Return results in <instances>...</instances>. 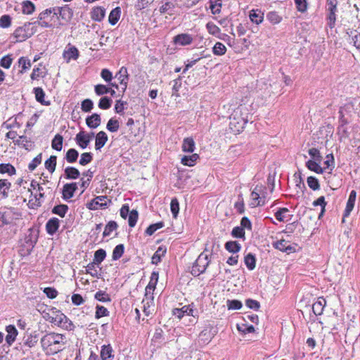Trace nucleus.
<instances>
[{
    "instance_id": "69168bd1",
    "label": "nucleus",
    "mask_w": 360,
    "mask_h": 360,
    "mask_svg": "<svg viewBox=\"0 0 360 360\" xmlns=\"http://www.w3.org/2000/svg\"><path fill=\"white\" fill-rule=\"evenodd\" d=\"M93 108L94 103L91 99L86 98L82 102L81 108L82 111L85 112H89L93 109Z\"/></svg>"
},
{
    "instance_id": "6e6d98bb",
    "label": "nucleus",
    "mask_w": 360,
    "mask_h": 360,
    "mask_svg": "<svg viewBox=\"0 0 360 360\" xmlns=\"http://www.w3.org/2000/svg\"><path fill=\"white\" fill-rule=\"evenodd\" d=\"M120 127L119 122L117 120L111 118L108 120L106 128L110 132H116Z\"/></svg>"
},
{
    "instance_id": "39448f33",
    "label": "nucleus",
    "mask_w": 360,
    "mask_h": 360,
    "mask_svg": "<svg viewBox=\"0 0 360 360\" xmlns=\"http://www.w3.org/2000/svg\"><path fill=\"white\" fill-rule=\"evenodd\" d=\"M259 192H261V188H258V186H257L250 194V206L251 207L263 206L265 204V197L260 196Z\"/></svg>"
},
{
    "instance_id": "8fccbe9b",
    "label": "nucleus",
    "mask_w": 360,
    "mask_h": 360,
    "mask_svg": "<svg viewBox=\"0 0 360 360\" xmlns=\"http://www.w3.org/2000/svg\"><path fill=\"white\" fill-rule=\"evenodd\" d=\"M124 251V246L123 244L117 245L112 251V260L119 259L123 255Z\"/></svg>"
},
{
    "instance_id": "e433bc0d",
    "label": "nucleus",
    "mask_w": 360,
    "mask_h": 360,
    "mask_svg": "<svg viewBox=\"0 0 360 360\" xmlns=\"http://www.w3.org/2000/svg\"><path fill=\"white\" fill-rule=\"evenodd\" d=\"M199 158V155L196 153H193L191 155H185L181 158V163L186 166H193L197 160Z\"/></svg>"
},
{
    "instance_id": "bb28decb",
    "label": "nucleus",
    "mask_w": 360,
    "mask_h": 360,
    "mask_svg": "<svg viewBox=\"0 0 360 360\" xmlns=\"http://www.w3.org/2000/svg\"><path fill=\"white\" fill-rule=\"evenodd\" d=\"M75 141L77 145L82 149H85L89 144V139H86L84 136V131H79L75 137Z\"/></svg>"
},
{
    "instance_id": "09e8293b",
    "label": "nucleus",
    "mask_w": 360,
    "mask_h": 360,
    "mask_svg": "<svg viewBox=\"0 0 360 360\" xmlns=\"http://www.w3.org/2000/svg\"><path fill=\"white\" fill-rule=\"evenodd\" d=\"M166 249L162 247L158 248L153 256L152 257V263L157 264L161 261V257L165 255Z\"/></svg>"
},
{
    "instance_id": "aec40b11",
    "label": "nucleus",
    "mask_w": 360,
    "mask_h": 360,
    "mask_svg": "<svg viewBox=\"0 0 360 360\" xmlns=\"http://www.w3.org/2000/svg\"><path fill=\"white\" fill-rule=\"evenodd\" d=\"M49 181L43 180V182L41 183L40 186H38L37 191H39L38 194H35L34 195V198L35 199V202L33 203V205L36 207H40L41 205V200L44 198L45 197V188H44L43 185H45L46 183H48Z\"/></svg>"
},
{
    "instance_id": "c756f323",
    "label": "nucleus",
    "mask_w": 360,
    "mask_h": 360,
    "mask_svg": "<svg viewBox=\"0 0 360 360\" xmlns=\"http://www.w3.org/2000/svg\"><path fill=\"white\" fill-rule=\"evenodd\" d=\"M318 161L309 160L306 162L307 167L317 174H322L325 168H322Z\"/></svg>"
},
{
    "instance_id": "052dcab7",
    "label": "nucleus",
    "mask_w": 360,
    "mask_h": 360,
    "mask_svg": "<svg viewBox=\"0 0 360 360\" xmlns=\"http://www.w3.org/2000/svg\"><path fill=\"white\" fill-rule=\"evenodd\" d=\"M309 187L313 191H317L320 189V184L319 180L314 176H309L307 180Z\"/></svg>"
},
{
    "instance_id": "412c9836",
    "label": "nucleus",
    "mask_w": 360,
    "mask_h": 360,
    "mask_svg": "<svg viewBox=\"0 0 360 360\" xmlns=\"http://www.w3.org/2000/svg\"><path fill=\"white\" fill-rule=\"evenodd\" d=\"M326 304V300L323 297H319L312 305V311L316 316L321 315Z\"/></svg>"
},
{
    "instance_id": "79ce46f5",
    "label": "nucleus",
    "mask_w": 360,
    "mask_h": 360,
    "mask_svg": "<svg viewBox=\"0 0 360 360\" xmlns=\"http://www.w3.org/2000/svg\"><path fill=\"white\" fill-rule=\"evenodd\" d=\"M78 157V151L75 148H70L66 152L65 158L68 163H74L77 161Z\"/></svg>"
},
{
    "instance_id": "864d4df0",
    "label": "nucleus",
    "mask_w": 360,
    "mask_h": 360,
    "mask_svg": "<svg viewBox=\"0 0 360 360\" xmlns=\"http://www.w3.org/2000/svg\"><path fill=\"white\" fill-rule=\"evenodd\" d=\"M96 300L102 302H110L111 299L105 291L99 290L94 295Z\"/></svg>"
},
{
    "instance_id": "a211bd4d",
    "label": "nucleus",
    "mask_w": 360,
    "mask_h": 360,
    "mask_svg": "<svg viewBox=\"0 0 360 360\" xmlns=\"http://www.w3.org/2000/svg\"><path fill=\"white\" fill-rule=\"evenodd\" d=\"M347 34L348 35L347 41L360 50V33L356 30H350L347 32Z\"/></svg>"
},
{
    "instance_id": "5fc2aeb1",
    "label": "nucleus",
    "mask_w": 360,
    "mask_h": 360,
    "mask_svg": "<svg viewBox=\"0 0 360 360\" xmlns=\"http://www.w3.org/2000/svg\"><path fill=\"white\" fill-rule=\"evenodd\" d=\"M221 6V0H210V8L213 14L219 13Z\"/></svg>"
},
{
    "instance_id": "603ef678",
    "label": "nucleus",
    "mask_w": 360,
    "mask_h": 360,
    "mask_svg": "<svg viewBox=\"0 0 360 360\" xmlns=\"http://www.w3.org/2000/svg\"><path fill=\"white\" fill-rule=\"evenodd\" d=\"M112 101L108 96L102 97L98 102V108L103 110H108L111 107Z\"/></svg>"
},
{
    "instance_id": "ea45409f",
    "label": "nucleus",
    "mask_w": 360,
    "mask_h": 360,
    "mask_svg": "<svg viewBox=\"0 0 360 360\" xmlns=\"http://www.w3.org/2000/svg\"><path fill=\"white\" fill-rule=\"evenodd\" d=\"M57 162V157L56 155H51L48 160L45 161V168L50 172L53 173L56 170Z\"/></svg>"
},
{
    "instance_id": "58836bf2",
    "label": "nucleus",
    "mask_w": 360,
    "mask_h": 360,
    "mask_svg": "<svg viewBox=\"0 0 360 360\" xmlns=\"http://www.w3.org/2000/svg\"><path fill=\"white\" fill-rule=\"evenodd\" d=\"M68 206L67 205L60 204L56 206H54L52 209L51 212L53 214L58 215L60 217H64L68 211Z\"/></svg>"
},
{
    "instance_id": "f8f14e48",
    "label": "nucleus",
    "mask_w": 360,
    "mask_h": 360,
    "mask_svg": "<svg viewBox=\"0 0 360 360\" xmlns=\"http://www.w3.org/2000/svg\"><path fill=\"white\" fill-rule=\"evenodd\" d=\"M60 225V220L56 217H52L46 224V231L50 236L54 235Z\"/></svg>"
},
{
    "instance_id": "4c0bfd02",
    "label": "nucleus",
    "mask_w": 360,
    "mask_h": 360,
    "mask_svg": "<svg viewBox=\"0 0 360 360\" xmlns=\"http://www.w3.org/2000/svg\"><path fill=\"white\" fill-rule=\"evenodd\" d=\"M0 174H8L9 176H13L16 174V169L10 163H1L0 164Z\"/></svg>"
},
{
    "instance_id": "f3484780",
    "label": "nucleus",
    "mask_w": 360,
    "mask_h": 360,
    "mask_svg": "<svg viewBox=\"0 0 360 360\" xmlns=\"http://www.w3.org/2000/svg\"><path fill=\"white\" fill-rule=\"evenodd\" d=\"M108 138L106 133L103 131H99L96 136L95 148L97 150H101L108 141Z\"/></svg>"
},
{
    "instance_id": "c85d7f7f",
    "label": "nucleus",
    "mask_w": 360,
    "mask_h": 360,
    "mask_svg": "<svg viewBox=\"0 0 360 360\" xmlns=\"http://www.w3.org/2000/svg\"><path fill=\"white\" fill-rule=\"evenodd\" d=\"M112 348L110 345L102 346L101 350V357L102 360H111L113 357Z\"/></svg>"
},
{
    "instance_id": "de8ad7c7",
    "label": "nucleus",
    "mask_w": 360,
    "mask_h": 360,
    "mask_svg": "<svg viewBox=\"0 0 360 360\" xmlns=\"http://www.w3.org/2000/svg\"><path fill=\"white\" fill-rule=\"evenodd\" d=\"M212 52L216 56H223L226 52V48L224 44L217 42L212 48Z\"/></svg>"
},
{
    "instance_id": "0e129e2a",
    "label": "nucleus",
    "mask_w": 360,
    "mask_h": 360,
    "mask_svg": "<svg viewBox=\"0 0 360 360\" xmlns=\"http://www.w3.org/2000/svg\"><path fill=\"white\" fill-rule=\"evenodd\" d=\"M96 309V319H100L103 316H108L109 315L108 310L103 306L97 305Z\"/></svg>"
},
{
    "instance_id": "0eeeda50",
    "label": "nucleus",
    "mask_w": 360,
    "mask_h": 360,
    "mask_svg": "<svg viewBox=\"0 0 360 360\" xmlns=\"http://www.w3.org/2000/svg\"><path fill=\"white\" fill-rule=\"evenodd\" d=\"M106 199L107 196L105 195L97 196L87 204V207L91 210H97L98 207L105 209L108 207Z\"/></svg>"
},
{
    "instance_id": "4be33fe9",
    "label": "nucleus",
    "mask_w": 360,
    "mask_h": 360,
    "mask_svg": "<svg viewBox=\"0 0 360 360\" xmlns=\"http://www.w3.org/2000/svg\"><path fill=\"white\" fill-rule=\"evenodd\" d=\"M273 246L282 252H292L295 251V248L288 244L285 240H280L273 243Z\"/></svg>"
},
{
    "instance_id": "9b49d317",
    "label": "nucleus",
    "mask_w": 360,
    "mask_h": 360,
    "mask_svg": "<svg viewBox=\"0 0 360 360\" xmlns=\"http://www.w3.org/2000/svg\"><path fill=\"white\" fill-rule=\"evenodd\" d=\"M230 128L236 132H239L243 130L247 123V122L243 118H240V120H237L236 115H232L230 117Z\"/></svg>"
},
{
    "instance_id": "5701e85b",
    "label": "nucleus",
    "mask_w": 360,
    "mask_h": 360,
    "mask_svg": "<svg viewBox=\"0 0 360 360\" xmlns=\"http://www.w3.org/2000/svg\"><path fill=\"white\" fill-rule=\"evenodd\" d=\"M6 330L8 333L6 336V341L8 345H11L15 340L18 335V330L13 325L6 326Z\"/></svg>"
},
{
    "instance_id": "6e6552de",
    "label": "nucleus",
    "mask_w": 360,
    "mask_h": 360,
    "mask_svg": "<svg viewBox=\"0 0 360 360\" xmlns=\"http://www.w3.org/2000/svg\"><path fill=\"white\" fill-rule=\"evenodd\" d=\"M77 189L76 182L65 184L62 190V197L65 200H68L73 197L75 192Z\"/></svg>"
},
{
    "instance_id": "a18cd8bd",
    "label": "nucleus",
    "mask_w": 360,
    "mask_h": 360,
    "mask_svg": "<svg viewBox=\"0 0 360 360\" xmlns=\"http://www.w3.org/2000/svg\"><path fill=\"white\" fill-rule=\"evenodd\" d=\"M118 228V225L115 221H110L105 226L104 231L103 233V237L109 236L113 231H115Z\"/></svg>"
},
{
    "instance_id": "2eb2a0df",
    "label": "nucleus",
    "mask_w": 360,
    "mask_h": 360,
    "mask_svg": "<svg viewBox=\"0 0 360 360\" xmlns=\"http://www.w3.org/2000/svg\"><path fill=\"white\" fill-rule=\"evenodd\" d=\"M193 311V309L190 308L189 305H186L181 308L174 309L172 313L173 315L176 316L178 319H181L185 315L195 316Z\"/></svg>"
},
{
    "instance_id": "37998d69",
    "label": "nucleus",
    "mask_w": 360,
    "mask_h": 360,
    "mask_svg": "<svg viewBox=\"0 0 360 360\" xmlns=\"http://www.w3.org/2000/svg\"><path fill=\"white\" fill-rule=\"evenodd\" d=\"M225 248L229 252L236 253L241 249V245L237 241H228L225 243Z\"/></svg>"
},
{
    "instance_id": "774afa93",
    "label": "nucleus",
    "mask_w": 360,
    "mask_h": 360,
    "mask_svg": "<svg viewBox=\"0 0 360 360\" xmlns=\"http://www.w3.org/2000/svg\"><path fill=\"white\" fill-rule=\"evenodd\" d=\"M208 32L212 35H217L220 32V29L214 22H209L206 25Z\"/></svg>"
},
{
    "instance_id": "cd10ccee",
    "label": "nucleus",
    "mask_w": 360,
    "mask_h": 360,
    "mask_svg": "<svg viewBox=\"0 0 360 360\" xmlns=\"http://www.w3.org/2000/svg\"><path fill=\"white\" fill-rule=\"evenodd\" d=\"M249 17L252 22L259 25L262 23L264 20V13L259 10H252L250 12Z\"/></svg>"
},
{
    "instance_id": "393cba45",
    "label": "nucleus",
    "mask_w": 360,
    "mask_h": 360,
    "mask_svg": "<svg viewBox=\"0 0 360 360\" xmlns=\"http://www.w3.org/2000/svg\"><path fill=\"white\" fill-rule=\"evenodd\" d=\"M24 344L29 347H34L39 340V333L34 331L27 335L25 338Z\"/></svg>"
},
{
    "instance_id": "473e14b6",
    "label": "nucleus",
    "mask_w": 360,
    "mask_h": 360,
    "mask_svg": "<svg viewBox=\"0 0 360 360\" xmlns=\"http://www.w3.org/2000/svg\"><path fill=\"white\" fill-rule=\"evenodd\" d=\"M36 9L35 5L29 0L25 1L22 3V12L25 15L32 14Z\"/></svg>"
},
{
    "instance_id": "13d9d810",
    "label": "nucleus",
    "mask_w": 360,
    "mask_h": 360,
    "mask_svg": "<svg viewBox=\"0 0 360 360\" xmlns=\"http://www.w3.org/2000/svg\"><path fill=\"white\" fill-rule=\"evenodd\" d=\"M164 226V222L160 221L155 224L150 225L146 230V234L148 236L153 235L158 229H160Z\"/></svg>"
},
{
    "instance_id": "c9c22d12",
    "label": "nucleus",
    "mask_w": 360,
    "mask_h": 360,
    "mask_svg": "<svg viewBox=\"0 0 360 360\" xmlns=\"http://www.w3.org/2000/svg\"><path fill=\"white\" fill-rule=\"evenodd\" d=\"M11 187V183L7 179H0V191L1 195L4 198L8 197V190Z\"/></svg>"
},
{
    "instance_id": "c03bdc74",
    "label": "nucleus",
    "mask_w": 360,
    "mask_h": 360,
    "mask_svg": "<svg viewBox=\"0 0 360 360\" xmlns=\"http://www.w3.org/2000/svg\"><path fill=\"white\" fill-rule=\"evenodd\" d=\"M63 138L60 134H56L52 140L51 146L54 150L60 151L63 148Z\"/></svg>"
},
{
    "instance_id": "a878e982",
    "label": "nucleus",
    "mask_w": 360,
    "mask_h": 360,
    "mask_svg": "<svg viewBox=\"0 0 360 360\" xmlns=\"http://www.w3.org/2000/svg\"><path fill=\"white\" fill-rule=\"evenodd\" d=\"M64 175L66 179H77L80 176L79 171L73 167H68L64 170Z\"/></svg>"
},
{
    "instance_id": "b1692460",
    "label": "nucleus",
    "mask_w": 360,
    "mask_h": 360,
    "mask_svg": "<svg viewBox=\"0 0 360 360\" xmlns=\"http://www.w3.org/2000/svg\"><path fill=\"white\" fill-rule=\"evenodd\" d=\"M105 9L101 6H97L93 8L91 13L92 20L101 22L105 17Z\"/></svg>"
},
{
    "instance_id": "9d476101",
    "label": "nucleus",
    "mask_w": 360,
    "mask_h": 360,
    "mask_svg": "<svg viewBox=\"0 0 360 360\" xmlns=\"http://www.w3.org/2000/svg\"><path fill=\"white\" fill-rule=\"evenodd\" d=\"M27 28L28 27H25V24L22 27H18L13 32V36L18 41H25L26 39L31 37V35L35 32L33 31L31 33H27Z\"/></svg>"
},
{
    "instance_id": "72a5a7b5",
    "label": "nucleus",
    "mask_w": 360,
    "mask_h": 360,
    "mask_svg": "<svg viewBox=\"0 0 360 360\" xmlns=\"http://www.w3.org/2000/svg\"><path fill=\"white\" fill-rule=\"evenodd\" d=\"M195 149V142L192 138H186L184 139L182 150L186 153H193Z\"/></svg>"
},
{
    "instance_id": "6ab92c4d",
    "label": "nucleus",
    "mask_w": 360,
    "mask_h": 360,
    "mask_svg": "<svg viewBox=\"0 0 360 360\" xmlns=\"http://www.w3.org/2000/svg\"><path fill=\"white\" fill-rule=\"evenodd\" d=\"M101 119L98 114L94 113L86 118V124L91 129H96L101 124Z\"/></svg>"
},
{
    "instance_id": "423d86ee",
    "label": "nucleus",
    "mask_w": 360,
    "mask_h": 360,
    "mask_svg": "<svg viewBox=\"0 0 360 360\" xmlns=\"http://www.w3.org/2000/svg\"><path fill=\"white\" fill-rule=\"evenodd\" d=\"M56 313L57 314L55 315V316H49L47 320H49L51 323H54L55 325H58L59 326H65V324L68 323L70 326H72L71 321L67 318V316L64 314L60 311H56ZM65 327L67 328H68V326H65Z\"/></svg>"
},
{
    "instance_id": "dca6fc26",
    "label": "nucleus",
    "mask_w": 360,
    "mask_h": 360,
    "mask_svg": "<svg viewBox=\"0 0 360 360\" xmlns=\"http://www.w3.org/2000/svg\"><path fill=\"white\" fill-rule=\"evenodd\" d=\"M63 55L66 61L69 62L71 59L77 60L78 58L79 51L75 46H71L64 50Z\"/></svg>"
},
{
    "instance_id": "1a4fd4ad",
    "label": "nucleus",
    "mask_w": 360,
    "mask_h": 360,
    "mask_svg": "<svg viewBox=\"0 0 360 360\" xmlns=\"http://www.w3.org/2000/svg\"><path fill=\"white\" fill-rule=\"evenodd\" d=\"M193 37L187 33H183L176 35L173 39V42L176 45L179 46H186L189 45L193 42Z\"/></svg>"
},
{
    "instance_id": "4468645a",
    "label": "nucleus",
    "mask_w": 360,
    "mask_h": 360,
    "mask_svg": "<svg viewBox=\"0 0 360 360\" xmlns=\"http://www.w3.org/2000/svg\"><path fill=\"white\" fill-rule=\"evenodd\" d=\"M115 77L120 81V84L123 85V91H124L127 87V83L129 80V75L127 68L124 66L122 67L119 72L116 74Z\"/></svg>"
},
{
    "instance_id": "f257e3e1",
    "label": "nucleus",
    "mask_w": 360,
    "mask_h": 360,
    "mask_svg": "<svg viewBox=\"0 0 360 360\" xmlns=\"http://www.w3.org/2000/svg\"><path fill=\"white\" fill-rule=\"evenodd\" d=\"M65 343V337L62 334L56 333H48L41 339L43 350L51 354L62 351Z\"/></svg>"
},
{
    "instance_id": "ddd939ff",
    "label": "nucleus",
    "mask_w": 360,
    "mask_h": 360,
    "mask_svg": "<svg viewBox=\"0 0 360 360\" xmlns=\"http://www.w3.org/2000/svg\"><path fill=\"white\" fill-rule=\"evenodd\" d=\"M14 143L22 147L27 150H31L34 147V143L31 140H28L26 136H20L18 139L14 141Z\"/></svg>"
},
{
    "instance_id": "4d7b16f0",
    "label": "nucleus",
    "mask_w": 360,
    "mask_h": 360,
    "mask_svg": "<svg viewBox=\"0 0 360 360\" xmlns=\"http://www.w3.org/2000/svg\"><path fill=\"white\" fill-rule=\"evenodd\" d=\"M170 209L174 218H176L179 212V203L176 198L172 199Z\"/></svg>"
},
{
    "instance_id": "f704fd0d",
    "label": "nucleus",
    "mask_w": 360,
    "mask_h": 360,
    "mask_svg": "<svg viewBox=\"0 0 360 360\" xmlns=\"http://www.w3.org/2000/svg\"><path fill=\"white\" fill-rule=\"evenodd\" d=\"M212 337L213 334L211 333L210 330L205 328L200 333L198 341L202 342V344H207L212 340Z\"/></svg>"
},
{
    "instance_id": "20e7f679",
    "label": "nucleus",
    "mask_w": 360,
    "mask_h": 360,
    "mask_svg": "<svg viewBox=\"0 0 360 360\" xmlns=\"http://www.w3.org/2000/svg\"><path fill=\"white\" fill-rule=\"evenodd\" d=\"M54 8H46L44 11H41L38 17L37 20L32 22H27L25 23V27H29L31 25H35V26H40L43 28H52L53 27V25L52 23H50L49 21H47L46 19L50 16L51 14L54 15Z\"/></svg>"
},
{
    "instance_id": "2f4dec72",
    "label": "nucleus",
    "mask_w": 360,
    "mask_h": 360,
    "mask_svg": "<svg viewBox=\"0 0 360 360\" xmlns=\"http://www.w3.org/2000/svg\"><path fill=\"white\" fill-rule=\"evenodd\" d=\"M34 93L35 94V98H36V100L43 104V105H50V102L49 101H44V97H45V93L44 91V90L42 89V88L41 87H36V88H34Z\"/></svg>"
},
{
    "instance_id": "7ed1b4c3",
    "label": "nucleus",
    "mask_w": 360,
    "mask_h": 360,
    "mask_svg": "<svg viewBox=\"0 0 360 360\" xmlns=\"http://www.w3.org/2000/svg\"><path fill=\"white\" fill-rule=\"evenodd\" d=\"M208 257V255L205 254V252L200 254L192 266L191 273L193 276H198L206 271L210 262Z\"/></svg>"
},
{
    "instance_id": "e2e57ef3",
    "label": "nucleus",
    "mask_w": 360,
    "mask_h": 360,
    "mask_svg": "<svg viewBox=\"0 0 360 360\" xmlns=\"http://www.w3.org/2000/svg\"><path fill=\"white\" fill-rule=\"evenodd\" d=\"M138 217H139L138 211L136 210H132L129 213V220H128L129 226L130 227H134L136 225L137 220H138Z\"/></svg>"
},
{
    "instance_id": "338daca9",
    "label": "nucleus",
    "mask_w": 360,
    "mask_h": 360,
    "mask_svg": "<svg viewBox=\"0 0 360 360\" xmlns=\"http://www.w3.org/2000/svg\"><path fill=\"white\" fill-rule=\"evenodd\" d=\"M181 87V79L179 77L172 81V96H179V91Z\"/></svg>"
},
{
    "instance_id": "3c124183",
    "label": "nucleus",
    "mask_w": 360,
    "mask_h": 360,
    "mask_svg": "<svg viewBox=\"0 0 360 360\" xmlns=\"http://www.w3.org/2000/svg\"><path fill=\"white\" fill-rule=\"evenodd\" d=\"M266 18L272 24H278L282 20V17L276 11H271L267 13Z\"/></svg>"
},
{
    "instance_id": "680f3d73",
    "label": "nucleus",
    "mask_w": 360,
    "mask_h": 360,
    "mask_svg": "<svg viewBox=\"0 0 360 360\" xmlns=\"http://www.w3.org/2000/svg\"><path fill=\"white\" fill-rule=\"evenodd\" d=\"M41 160H42V154L39 153L28 165L29 170L30 172L34 171L37 167V166L41 164Z\"/></svg>"
},
{
    "instance_id": "7c9ffc66",
    "label": "nucleus",
    "mask_w": 360,
    "mask_h": 360,
    "mask_svg": "<svg viewBox=\"0 0 360 360\" xmlns=\"http://www.w3.org/2000/svg\"><path fill=\"white\" fill-rule=\"evenodd\" d=\"M121 14V9L120 7H116L112 9L108 17L109 23L112 25H115L119 20Z\"/></svg>"
},
{
    "instance_id": "a19ab883",
    "label": "nucleus",
    "mask_w": 360,
    "mask_h": 360,
    "mask_svg": "<svg viewBox=\"0 0 360 360\" xmlns=\"http://www.w3.org/2000/svg\"><path fill=\"white\" fill-rule=\"evenodd\" d=\"M244 262L249 270H253L256 266V258L252 253H248L245 256Z\"/></svg>"
},
{
    "instance_id": "49530a36",
    "label": "nucleus",
    "mask_w": 360,
    "mask_h": 360,
    "mask_svg": "<svg viewBox=\"0 0 360 360\" xmlns=\"http://www.w3.org/2000/svg\"><path fill=\"white\" fill-rule=\"evenodd\" d=\"M106 252L103 249H99L96 250L94 253V264H101L105 258Z\"/></svg>"
},
{
    "instance_id": "f03ea898",
    "label": "nucleus",
    "mask_w": 360,
    "mask_h": 360,
    "mask_svg": "<svg viewBox=\"0 0 360 360\" xmlns=\"http://www.w3.org/2000/svg\"><path fill=\"white\" fill-rule=\"evenodd\" d=\"M53 8L54 15L58 20L56 25V27H60L71 21L74 15V11L69 5L65 4L63 6H56Z\"/></svg>"
},
{
    "instance_id": "bf43d9fd",
    "label": "nucleus",
    "mask_w": 360,
    "mask_h": 360,
    "mask_svg": "<svg viewBox=\"0 0 360 360\" xmlns=\"http://www.w3.org/2000/svg\"><path fill=\"white\" fill-rule=\"evenodd\" d=\"M93 160V154L90 152L83 153L81 155L79 160V164L82 166L86 165L90 163Z\"/></svg>"
}]
</instances>
